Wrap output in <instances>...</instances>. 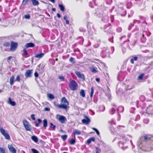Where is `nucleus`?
Segmentation results:
<instances>
[{"mask_svg":"<svg viewBox=\"0 0 153 153\" xmlns=\"http://www.w3.org/2000/svg\"><path fill=\"white\" fill-rule=\"evenodd\" d=\"M84 117L86 119H83L82 120V123L88 125L90 122V120L86 115L84 116Z\"/></svg>","mask_w":153,"mask_h":153,"instance_id":"7","label":"nucleus"},{"mask_svg":"<svg viewBox=\"0 0 153 153\" xmlns=\"http://www.w3.org/2000/svg\"><path fill=\"white\" fill-rule=\"evenodd\" d=\"M76 143V141L74 139H71L70 141V143L71 145H74Z\"/></svg>","mask_w":153,"mask_h":153,"instance_id":"35","label":"nucleus"},{"mask_svg":"<svg viewBox=\"0 0 153 153\" xmlns=\"http://www.w3.org/2000/svg\"><path fill=\"white\" fill-rule=\"evenodd\" d=\"M31 138L32 140L35 143H36L38 142V139L37 137H36V136H33L31 137Z\"/></svg>","mask_w":153,"mask_h":153,"instance_id":"21","label":"nucleus"},{"mask_svg":"<svg viewBox=\"0 0 153 153\" xmlns=\"http://www.w3.org/2000/svg\"><path fill=\"white\" fill-rule=\"evenodd\" d=\"M95 141V138L94 137H91L88 139L86 141V143L89 144L91 141L94 142Z\"/></svg>","mask_w":153,"mask_h":153,"instance_id":"14","label":"nucleus"},{"mask_svg":"<svg viewBox=\"0 0 153 153\" xmlns=\"http://www.w3.org/2000/svg\"><path fill=\"white\" fill-rule=\"evenodd\" d=\"M31 117L33 120H35L36 118L35 117V115L34 114H32L31 116Z\"/></svg>","mask_w":153,"mask_h":153,"instance_id":"43","label":"nucleus"},{"mask_svg":"<svg viewBox=\"0 0 153 153\" xmlns=\"http://www.w3.org/2000/svg\"><path fill=\"white\" fill-rule=\"evenodd\" d=\"M45 53H38L36 54L34 57L35 58H39V59L42 58L44 55Z\"/></svg>","mask_w":153,"mask_h":153,"instance_id":"15","label":"nucleus"},{"mask_svg":"<svg viewBox=\"0 0 153 153\" xmlns=\"http://www.w3.org/2000/svg\"><path fill=\"white\" fill-rule=\"evenodd\" d=\"M81 132L79 131L78 130L76 129L74 130L73 132V134L74 135H79L81 134Z\"/></svg>","mask_w":153,"mask_h":153,"instance_id":"17","label":"nucleus"},{"mask_svg":"<svg viewBox=\"0 0 153 153\" xmlns=\"http://www.w3.org/2000/svg\"><path fill=\"white\" fill-rule=\"evenodd\" d=\"M24 17L26 19H29L30 18V16L29 15H26L24 16Z\"/></svg>","mask_w":153,"mask_h":153,"instance_id":"42","label":"nucleus"},{"mask_svg":"<svg viewBox=\"0 0 153 153\" xmlns=\"http://www.w3.org/2000/svg\"><path fill=\"white\" fill-rule=\"evenodd\" d=\"M95 131L96 132L97 134L98 135H99V134H100V133L99 132V131H98L97 129Z\"/></svg>","mask_w":153,"mask_h":153,"instance_id":"48","label":"nucleus"},{"mask_svg":"<svg viewBox=\"0 0 153 153\" xmlns=\"http://www.w3.org/2000/svg\"><path fill=\"white\" fill-rule=\"evenodd\" d=\"M94 93V88L93 87H92L91 88V92L90 93V96L91 97V98L93 97V94Z\"/></svg>","mask_w":153,"mask_h":153,"instance_id":"31","label":"nucleus"},{"mask_svg":"<svg viewBox=\"0 0 153 153\" xmlns=\"http://www.w3.org/2000/svg\"><path fill=\"white\" fill-rule=\"evenodd\" d=\"M63 153H67V152H63Z\"/></svg>","mask_w":153,"mask_h":153,"instance_id":"60","label":"nucleus"},{"mask_svg":"<svg viewBox=\"0 0 153 153\" xmlns=\"http://www.w3.org/2000/svg\"><path fill=\"white\" fill-rule=\"evenodd\" d=\"M153 136L150 134H147L145 136L141 137L139 139L138 142L140 145L143 144L144 142H147L152 140Z\"/></svg>","mask_w":153,"mask_h":153,"instance_id":"2","label":"nucleus"},{"mask_svg":"<svg viewBox=\"0 0 153 153\" xmlns=\"http://www.w3.org/2000/svg\"><path fill=\"white\" fill-rule=\"evenodd\" d=\"M69 87L72 91H75L78 87L77 82L74 80L71 79L69 80Z\"/></svg>","mask_w":153,"mask_h":153,"instance_id":"3","label":"nucleus"},{"mask_svg":"<svg viewBox=\"0 0 153 153\" xmlns=\"http://www.w3.org/2000/svg\"><path fill=\"white\" fill-rule=\"evenodd\" d=\"M45 110L46 111H49L50 110V109L48 108V107H46L45 108Z\"/></svg>","mask_w":153,"mask_h":153,"instance_id":"47","label":"nucleus"},{"mask_svg":"<svg viewBox=\"0 0 153 153\" xmlns=\"http://www.w3.org/2000/svg\"><path fill=\"white\" fill-rule=\"evenodd\" d=\"M96 153H99V152L98 151V149L100 151V149H99L97 147H96Z\"/></svg>","mask_w":153,"mask_h":153,"instance_id":"45","label":"nucleus"},{"mask_svg":"<svg viewBox=\"0 0 153 153\" xmlns=\"http://www.w3.org/2000/svg\"><path fill=\"white\" fill-rule=\"evenodd\" d=\"M33 71V70H28L26 71L25 75L27 78L32 76Z\"/></svg>","mask_w":153,"mask_h":153,"instance_id":"6","label":"nucleus"},{"mask_svg":"<svg viewBox=\"0 0 153 153\" xmlns=\"http://www.w3.org/2000/svg\"><path fill=\"white\" fill-rule=\"evenodd\" d=\"M1 21V19L0 18V22Z\"/></svg>","mask_w":153,"mask_h":153,"instance_id":"59","label":"nucleus"},{"mask_svg":"<svg viewBox=\"0 0 153 153\" xmlns=\"http://www.w3.org/2000/svg\"><path fill=\"white\" fill-rule=\"evenodd\" d=\"M57 16L59 18H60L61 17V15L59 13L57 14Z\"/></svg>","mask_w":153,"mask_h":153,"instance_id":"46","label":"nucleus"},{"mask_svg":"<svg viewBox=\"0 0 153 153\" xmlns=\"http://www.w3.org/2000/svg\"><path fill=\"white\" fill-rule=\"evenodd\" d=\"M69 21L68 20H66V24L67 25L69 24Z\"/></svg>","mask_w":153,"mask_h":153,"instance_id":"51","label":"nucleus"},{"mask_svg":"<svg viewBox=\"0 0 153 153\" xmlns=\"http://www.w3.org/2000/svg\"><path fill=\"white\" fill-rule=\"evenodd\" d=\"M35 46L34 44L32 42H29L27 43L25 45V47L26 48H32L33 47Z\"/></svg>","mask_w":153,"mask_h":153,"instance_id":"12","label":"nucleus"},{"mask_svg":"<svg viewBox=\"0 0 153 153\" xmlns=\"http://www.w3.org/2000/svg\"><path fill=\"white\" fill-rule=\"evenodd\" d=\"M5 148L4 147H0V153H5Z\"/></svg>","mask_w":153,"mask_h":153,"instance_id":"27","label":"nucleus"},{"mask_svg":"<svg viewBox=\"0 0 153 153\" xmlns=\"http://www.w3.org/2000/svg\"><path fill=\"white\" fill-rule=\"evenodd\" d=\"M1 90H0V93L1 92Z\"/></svg>","mask_w":153,"mask_h":153,"instance_id":"62","label":"nucleus"},{"mask_svg":"<svg viewBox=\"0 0 153 153\" xmlns=\"http://www.w3.org/2000/svg\"><path fill=\"white\" fill-rule=\"evenodd\" d=\"M33 6H36L39 4L38 1L37 0H31Z\"/></svg>","mask_w":153,"mask_h":153,"instance_id":"18","label":"nucleus"},{"mask_svg":"<svg viewBox=\"0 0 153 153\" xmlns=\"http://www.w3.org/2000/svg\"><path fill=\"white\" fill-rule=\"evenodd\" d=\"M92 129L93 130H94L95 131L97 129H96V128H92Z\"/></svg>","mask_w":153,"mask_h":153,"instance_id":"56","label":"nucleus"},{"mask_svg":"<svg viewBox=\"0 0 153 153\" xmlns=\"http://www.w3.org/2000/svg\"><path fill=\"white\" fill-rule=\"evenodd\" d=\"M58 58H56L55 59V60L56 61H57L58 60Z\"/></svg>","mask_w":153,"mask_h":153,"instance_id":"58","label":"nucleus"},{"mask_svg":"<svg viewBox=\"0 0 153 153\" xmlns=\"http://www.w3.org/2000/svg\"><path fill=\"white\" fill-rule=\"evenodd\" d=\"M0 132L2 134L4 135L6 133L5 131L2 128H1L0 129Z\"/></svg>","mask_w":153,"mask_h":153,"instance_id":"30","label":"nucleus"},{"mask_svg":"<svg viewBox=\"0 0 153 153\" xmlns=\"http://www.w3.org/2000/svg\"><path fill=\"white\" fill-rule=\"evenodd\" d=\"M18 44L16 42L13 41L11 42L10 50L12 52L15 51L18 47Z\"/></svg>","mask_w":153,"mask_h":153,"instance_id":"5","label":"nucleus"},{"mask_svg":"<svg viewBox=\"0 0 153 153\" xmlns=\"http://www.w3.org/2000/svg\"><path fill=\"white\" fill-rule=\"evenodd\" d=\"M59 120L62 123H64L67 120L65 117L61 116L59 118Z\"/></svg>","mask_w":153,"mask_h":153,"instance_id":"10","label":"nucleus"},{"mask_svg":"<svg viewBox=\"0 0 153 153\" xmlns=\"http://www.w3.org/2000/svg\"><path fill=\"white\" fill-rule=\"evenodd\" d=\"M67 19V17L65 15L64 17V20H66Z\"/></svg>","mask_w":153,"mask_h":153,"instance_id":"52","label":"nucleus"},{"mask_svg":"<svg viewBox=\"0 0 153 153\" xmlns=\"http://www.w3.org/2000/svg\"><path fill=\"white\" fill-rule=\"evenodd\" d=\"M144 74H141L139 75L138 77V80H142L143 79V76L144 75Z\"/></svg>","mask_w":153,"mask_h":153,"instance_id":"26","label":"nucleus"},{"mask_svg":"<svg viewBox=\"0 0 153 153\" xmlns=\"http://www.w3.org/2000/svg\"><path fill=\"white\" fill-rule=\"evenodd\" d=\"M67 135H63L61 136V138L63 140H65L67 138Z\"/></svg>","mask_w":153,"mask_h":153,"instance_id":"37","label":"nucleus"},{"mask_svg":"<svg viewBox=\"0 0 153 153\" xmlns=\"http://www.w3.org/2000/svg\"><path fill=\"white\" fill-rule=\"evenodd\" d=\"M5 137V138L9 140L10 139V137L8 134L6 133L3 135Z\"/></svg>","mask_w":153,"mask_h":153,"instance_id":"29","label":"nucleus"},{"mask_svg":"<svg viewBox=\"0 0 153 153\" xmlns=\"http://www.w3.org/2000/svg\"><path fill=\"white\" fill-rule=\"evenodd\" d=\"M152 149H153V148H152Z\"/></svg>","mask_w":153,"mask_h":153,"instance_id":"63","label":"nucleus"},{"mask_svg":"<svg viewBox=\"0 0 153 153\" xmlns=\"http://www.w3.org/2000/svg\"><path fill=\"white\" fill-rule=\"evenodd\" d=\"M58 78L59 79H61L62 81H65L64 77L63 76H59Z\"/></svg>","mask_w":153,"mask_h":153,"instance_id":"39","label":"nucleus"},{"mask_svg":"<svg viewBox=\"0 0 153 153\" xmlns=\"http://www.w3.org/2000/svg\"><path fill=\"white\" fill-rule=\"evenodd\" d=\"M144 35L143 34V37H144Z\"/></svg>","mask_w":153,"mask_h":153,"instance_id":"61","label":"nucleus"},{"mask_svg":"<svg viewBox=\"0 0 153 153\" xmlns=\"http://www.w3.org/2000/svg\"><path fill=\"white\" fill-rule=\"evenodd\" d=\"M49 1H51V2L54 3L55 2V0H49Z\"/></svg>","mask_w":153,"mask_h":153,"instance_id":"54","label":"nucleus"},{"mask_svg":"<svg viewBox=\"0 0 153 153\" xmlns=\"http://www.w3.org/2000/svg\"><path fill=\"white\" fill-rule=\"evenodd\" d=\"M115 110L113 108H111L110 111V113L111 114H113L115 111Z\"/></svg>","mask_w":153,"mask_h":153,"instance_id":"34","label":"nucleus"},{"mask_svg":"<svg viewBox=\"0 0 153 153\" xmlns=\"http://www.w3.org/2000/svg\"><path fill=\"white\" fill-rule=\"evenodd\" d=\"M80 95L83 97H85V91L84 90L82 89L81 90L80 92Z\"/></svg>","mask_w":153,"mask_h":153,"instance_id":"23","label":"nucleus"},{"mask_svg":"<svg viewBox=\"0 0 153 153\" xmlns=\"http://www.w3.org/2000/svg\"><path fill=\"white\" fill-rule=\"evenodd\" d=\"M14 76H12L10 78V85H13V84L14 82Z\"/></svg>","mask_w":153,"mask_h":153,"instance_id":"19","label":"nucleus"},{"mask_svg":"<svg viewBox=\"0 0 153 153\" xmlns=\"http://www.w3.org/2000/svg\"><path fill=\"white\" fill-rule=\"evenodd\" d=\"M34 75V76L36 77H37L39 76V74L36 72H35Z\"/></svg>","mask_w":153,"mask_h":153,"instance_id":"44","label":"nucleus"},{"mask_svg":"<svg viewBox=\"0 0 153 153\" xmlns=\"http://www.w3.org/2000/svg\"><path fill=\"white\" fill-rule=\"evenodd\" d=\"M69 60L73 64H74L75 63L74 61V59L72 57H71Z\"/></svg>","mask_w":153,"mask_h":153,"instance_id":"33","label":"nucleus"},{"mask_svg":"<svg viewBox=\"0 0 153 153\" xmlns=\"http://www.w3.org/2000/svg\"><path fill=\"white\" fill-rule=\"evenodd\" d=\"M96 80L97 82H99L100 81V79L99 78H97L96 79Z\"/></svg>","mask_w":153,"mask_h":153,"instance_id":"50","label":"nucleus"},{"mask_svg":"<svg viewBox=\"0 0 153 153\" xmlns=\"http://www.w3.org/2000/svg\"><path fill=\"white\" fill-rule=\"evenodd\" d=\"M52 10L53 11H55L56 10V9L55 8H52Z\"/></svg>","mask_w":153,"mask_h":153,"instance_id":"55","label":"nucleus"},{"mask_svg":"<svg viewBox=\"0 0 153 153\" xmlns=\"http://www.w3.org/2000/svg\"><path fill=\"white\" fill-rule=\"evenodd\" d=\"M75 74L79 78L82 79L83 80L85 79L84 75L80 72L76 71L75 72Z\"/></svg>","mask_w":153,"mask_h":153,"instance_id":"8","label":"nucleus"},{"mask_svg":"<svg viewBox=\"0 0 153 153\" xmlns=\"http://www.w3.org/2000/svg\"><path fill=\"white\" fill-rule=\"evenodd\" d=\"M29 0H23L22 3V4L23 5H25Z\"/></svg>","mask_w":153,"mask_h":153,"instance_id":"38","label":"nucleus"},{"mask_svg":"<svg viewBox=\"0 0 153 153\" xmlns=\"http://www.w3.org/2000/svg\"><path fill=\"white\" fill-rule=\"evenodd\" d=\"M10 45V43L9 42H6L3 44V45L6 47H9Z\"/></svg>","mask_w":153,"mask_h":153,"instance_id":"36","label":"nucleus"},{"mask_svg":"<svg viewBox=\"0 0 153 153\" xmlns=\"http://www.w3.org/2000/svg\"><path fill=\"white\" fill-rule=\"evenodd\" d=\"M48 97L51 100L54 99L55 98V97L52 94H48Z\"/></svg>","mask_w":153,"mask_h":153,"instance_id":"32","label":"nucleus"},{"mask_svg":"<svg viewBox=\"0 0 153 153\" xmlns=\"http://www.w3.org/2000/svg\"><path fill=\"white\" fill-rule=\"evenodd\" d=\"M38 123H36L35 124V126L36 127H38L39 126V124H41L42 123V120L40 119H38L37 120Z\"/></svg>","mask_w":153,"mask_h":153,"instance_id":"25","label":"nucleus"},{"mask_svg":"<svg viewBox=\"0 0 153 153\" xmlns=\"http://www.w3.org/2000/svg\"><path fill=\"white\" fill-rule=\"evenodd\" d=\"M9 149L10 151L12 153H16V150L15 148L12 145L8 146Z\"/></svg>","mask_w":153,"mask_h":153,"instance_id":"11","label":"nucleus"},{"mask_svg":"<svg viewBox=\"0 0 153 153\" xmlns=\"http://www.w3.org/2000/svg\"><path fill=\"white\" fill-rule=\"evenodd\" d=\"M138 59V58L137 56H134L133 57V58L132 59H131L130 60V62L132 64H134V61H137Z\"/></svg>","mask_w":153,"mask_h":153,"instance_id":"20","label":"nucleus"},{"mask_svg":"<svg viewBox=\"0 0 153 153\" xmlns=\"http://www.w3.org/2000/svg\"><path fill=\"white\" fill-rule=\"evenodd\" d=\"M50 127L52 128L53 130H55L56 126L55 125H53L52 123H50Z\"/></svg>","mask_w":153,"mask_h":153,"instance_id":"28","label":"nucleus"},{"mask_svg":"<svg viewBox=\"0 0 153 153\" xmlns=\"http://www.w3.org/2000/svg\"><path fill=\"white\" fill-rule=\"evenodd\" d=\"M8 103L13 106H14L16 105L15 102V101H12L10 97L9 98Z\"/></svg>","mask_w":153,"mask_h":153,"instance_id":"13","label":"nucleus"},{"mask_svg":"<svg viewBox=\"0 0 153 153\" xmlns=\"http://www.w3.org/2000/svg\"><path fill=\"white\" fill-rule=\"evenodd\" d=\"M92 129L93 130H94L95 131L97 129H96V128H92Z\"/></svg>","mask_w":153,"mask_h":153,"instance_id":"57","label":"nucleus"},{"mask_svg":"<svg viewBox=\"0 0 153 153\" xmlns=\"http://www.w3.org/2000/svg\"><path fill=\"white\" fill-rule=\"evenodd\" d=\"M59 7L60 8V10L62 11H64L65 10L64 7L62 4H59Z\"/></svg>","mask_w":153,"mask_h":153,"instance_id":"24","label":"nucleus"},{"mask_svg":"<svg viewBox=\"0 0 153 153\" xmlns=\"http://www.w3.org/2000/svg\"><path fill=\"white\" fill-rule=\"evenodd\" d=\"M43 126L46 128L48 126L47 120L46 119H45L43 120Z\"/></svg>","mask_w":153,"mask_h":153,"instance_id":"22","label":"nucleus"},{"mask_svg":"<svg viewBox=\"0 0 153 153\" xmlns=\"http://www.w3.org/2000/svg\"><path fill=\"white\" fill-rule=\"evenodd\" d=\"M16 80L19 82L20 81V79L19 75H18L17 76L16 78Z\"/></svg>","mask_w":153,"mask_h":153,"instance_id":"41","label":"nucleus"},{"mask_svg":"<svg viewBox=\"0 0 153 153\" xmlns=\"http://www.w3.org/2000/svg\"><path fill=\"white\" fill-rule=\"evenodd\" d=\"M91 71L93 73H96L98 72V71L97 70V68L96 67H92L90 68Z\"/></svg>","mask_w":153,"mask_h":153,"instance_id":"16","label":"nucleus"},{"mask_svg":"<svg viewBox=\"0 0 153 153\" xmlns=\"http://www.w3.org/2000/svg\"><path fill=\"white\" fill-rule=\"evenodd\" d=\"M23 54H22V55L25 58H27L30 56V55L28 53L26 49H24L23 51Z\"/></svg>","mask_w":153,"mask_h":153,"instance_id":"9","label":"nucleus"},{"mask_svg":"<svg viewBox=\"0 0 153 153\" xmlns=\"http://www.w3.org/2000/svg\"><path fill=\"white\" fill-rule=\"evenodd\" d=\"M31 151L33 152V153H39L37 150L33 148L31 149Z\"/></svg>","mask_w":153,"mask_h":153,"instance_id":"40","label":"nucleus"},{"mask_svg":"<svg viewBox=\"0 0 153 153\" xmlns=\"http://www.w3.org/2000/svg\"><path fill=\"white\" fill-rule=\"evenodd\" d=\"M23 125L27 131H30L31 130V125H30L27 121L26 120H23Z\"/></svg>","mask_w":153,"mask_h":153,"instance_id":"4","label":"nucleus"},{"mask_svg":"<svg viewBox=\"0 0 153 153\" xmlns=\"http://www.w3.org/2000/svg\"><path fill=\"white\" fill-rule=\"evenodd\" d=\"M143 121L144 123H148V121L147 120L144 119L143 120Z\"/></svg>","mask_w":153,"mask_h":153,"instance_id":"49","label":"nucleus"},{"mask_svg":"<svg viewBox=\"0 0 153 153\" xmlns=\"http://www.w3.org/2000/svg\"><path fill=\"white\" fill-rule=\"evenodd\" d=\"M61 104H57L55 106L60 109H67L69 105V102L66 98L63 97H62L61 100Z\"/></svg>","mask_w":153,"mask_h":153,"instance_id":"1","label":"nucleus"},{"mask_svg":"<svg viewBox=\"0 0 153 153\" xmlns=\"http://www.w3.org/2000/svg\"><path fill=\"white\" fill-rule=\"evenodd\" d=\"M12 58V56H9L8 58H7V60H10Z\"/></svg>","mask_w":153,"mask_h":153,"instance_id":"53","label":"nucleus"}]
</instances>
